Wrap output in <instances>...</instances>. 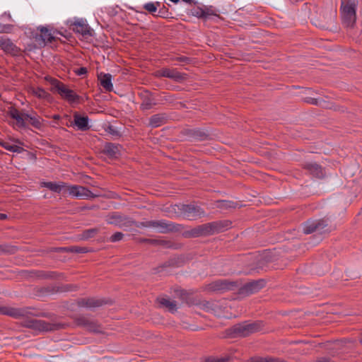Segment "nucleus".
<instances>
[{"label": "nucleus", "mask_w": 362, "mask_h": 362, "mask_svg": "<svg viewBox=\"0 0 362 362\" xmlns=\"http://www.w3.org/2000/svg\"><path fill=\"white\" fill-rule=\"evenodd\" d=\"M356 2L349 0L342 1L341 6V17L346 26H353L356 20Z\"/></svg>", "instance_id": "obj_2"}, {"label": "nucleus", "mask_w": 362, "mask_h": 362, "mask_svg": "<svg viewBox=\"0 0 362 362\" xmlns=\"http://www.w3.org/2000/svg\"><path fill=\"white\" fill-rule=\"evenodd\" d=\"M361 344H362V339L361 340Z\"/></svg>", "instance_id": "obj_43"}, {"label": "nucleus", "mask_w": 362, "mask_h": 362, "mask_svg": "<svg viewBox=\"0 0 362 362\" xmlns=\"http://www.w3.org/2000/svg\"><path fill=\"white\" fill-rule=\"evenodd\" d=\"M72 26L74 32L80 33L83 36L92 35V30L90 27L82 21H76Z\"/></svg>", "instance_id": "obj_11"}, {"label": "nucleus", "mask_w": 362, "mask_h": 362, "mask_svg": "<svg viewBox=\"0 0 362 362\" xmlns=\"http://www.w3.org/2000/svg\"><path fill=\"white\" fill-rule=\"evenodd\" d=\"M62 250H66V251L78 252V253L86 252L85 248L78 247H64V248H62Z\"/></svg>", "instance_id": "obj_24"}, {"label": "nucleus", "mask_w": 362, "mask_h": 362, "mask_svg": "<svg viewBox=\"0 0 362 362\" xmlns=\"http://www.w3.org/2000/svg\"><path fill=\"white\" fill-rule=\"evenodd\" d=\"M23 332H24V335L28 336L27 334H25V333L27 332V331H26V330H25V329H24V330H23Z\"/></svg>", "instance_id": "obj_39"}, {"label": "nucleus", "mask_w": 362, "mask_h": 362, "mask_svg": "<svg viewBox=\"0 0 362 362\" xmlns=\"http://www.w3.org/2000/svg\"><path fill=\"white\" fill-rule=\"evenodd\" d=\"M325 225L324 224L323 221H319L317 222L316 221H308L304 227H303V232L305 234H310L315 230H320V229H322Z\"/></svg>", "instance_id": "obj_12"}, {"label": "nucleus", "mask_w": 362, "mask_h": 362, "mask_svg": "<svg viewBox=\"0 0 362 362\" xmlns=\"http://www.w3.org/2000/svg\"><path fill=\"white\" fill-rule=\"evenodd\" d=\"M251 362H284L278 358L272 357H254L251 358Z\"/></svg>", "instance_id": "obj_22"}, {"label": "nucleus", "mask_w": 362, "mask_h": 362, "mask_svg": "<svg viewBox=\"0 0 362 362\" xmlns=\"http://www.w3.org/2000/svg\"><path fill=\"white\" fill-rule=\"evenodd\" d=\"M28 273V271H24V273H23L24 277L27 275Z\"/></svg>", "instance_id": "obj_37"}, {"label": "nucleus", "mask_w": 362, "mask_h": 362, "mask_svg": "<svg viewBox=\"0 0 362 362\" xmlns=\"http://www.w3.org/2000/svg\"><path fill=\"white\" fill-rule=\"evenodd\" d=\"M183 1L186 2V3H189V4H191L193 2L194 0H182Z\"/></svg>", "instance_id": "obj_35"}, {"label": "nucleus", "mask_w": 362, "mask_h": 362, "mask_svg": "<svg viewBox=\"0 0 362 362\" xmlns=\"http://www.w3.org/2000/svg\"><path fill=\"white\" fill-rule=\"evenodd\" d=\"M158 4L154 3H148L144 5V8L148 11V12L153 13L156 11L157 10V5Z\"/></svg>", "instance_id": "obj_25"}, {"label": "nucleus", "mask_w": 362, "mask_h": 362, "mask_svg": "<svg viewBox=\"0 0 362 362\" xmlns=\"http://www.w3.org/2000/svg\"><path fill=\"white\" fill-rule=\"evenodd\" d=\"M154 76L158 78L166 77L176 82H182L187 78V75L179 72L176 69L163 67L154 72Z\"/></svg>", "instance_id": "obj_4"}, {"label": "nucleus", "mask_w": 362, "mask_h": 362, "mask_svg": "<svg viewBox=\"0 0 362 362\" xmlns=\"http://www.w3.org/2000/svg\"><path fill=\"white\" fill-rule=\"evenodd\" d=\"M0 144L8 151L17 153H21L22 148L16 143L11 141H2L0 142Z\"/></svg>", "instance_id": "obj_18"}, {"label": "nucleus", "mask_w": 362, "mask_h": 362, "mask_svg": "<svg viewBox=\"0 0 362 362\" xmlns=\"http://www.w3.org/2000/svg\"><path fill=\"white\" fill-rule=\"evenodd\" d=\"M95 231H96L95 230H91L89 232H90V233H95Z\"/></svg>", "instance_id": "obj_38"}, {"label": "nucleus", "mask_w": 362, "mask_h": 362, "mask_svg": "<svg viewBox=\"0 0 362 362\" xmlns=\"http://www.w3.org/2000/svg\"><path fill=\"white\" fill-rule=\"evenodd\" d=\"M165 223L163 222H161V221H151L149 223V226H152L153 227H158V226H161L163 227Z\"/></svg>", "instance_id": "obj_27"}, {"label": "nucleus", "mask_w": 362, "mask_h": 362, "mask_svg": "<svg viewBox=\"0 0 362 362\" xmlns=\"http://www.w3.org/2000/svg\"><path fill=\"white\" fill-rule=\"evenodd\" d=\"M306 169L313 175L320 177L322 175V168L316 163H309L306 165Z\"/></svg>", "instance_id": "obj_19"}, {"label": "nucleus", "mask_w": 362, "mask_h": 362, "mask_svg": "<svg viewBox=\"0 0 362 362\" xmlns=\"http://www.w3.org/2000/svg\"><path fill=\"white\" fill-rule=\"evenodd\" d=\"M25 115H24V117H23V119H24V120L25 119ZM26 116H28V115H26Z\"/></svg>", "instance_id": "obj_41"}, {"label": "nucleus", "mask_w": 362, "mask_h": 362, "mask_svg": "<svg viewBox=\"0 0 362 362\" xmlns=\"http://www.w3.org/2000/svg\"><path fill=\"white\" fill-rule=\"evenodd\" d=\"M334 111H341V110H338V109H334Z\"/></svg>", "instance_id": "obj_40"}, {"label": "nucleus", "mask_w": 362, "mask_h": 362, "mask_svg": "<svg viewBox=\"0 0 362 362\" xmlns=\"http://www.w3.org/2000/svg\"><path fill=\"white\" fill-rule=\"evenodd\" d=\"M265 285L264 280L252 281L245 284L243 288V292L247 294L253 293L259 291Z\"/></svg>", "instance_id": "obj_9"}, {"label": "nucleus", "mask_w": 362, "mask_h": 362, "mask_svg": "<svg viewBox=\"0 0 362 362\" xmlns=\"http://www.w3.org/2000/svg\"><path fill=\"white\" fill-rule=\"evenodd\" d=\"M181 210L183 215L188 219H196L204 214L199 206L193 204L183 205Z\"/></svg>", "instance_id": "obj_7"}, {"label": "nucleus", "mask_w": 362, "mask_h": 362, "mask_svg": "<svg viewBox=\"0 0 362 362\" xmlns=\"http://www.w3.org/2000/svg\"><path fill=\"white\" fill-rule=\"evenodd\" d=\"M30 92L40 99L45 100L47 102H49L52 100L51 95L47 92H46L45 90H43L42 88H33L30 90Z\"/></svg>", "instance_id": "obj_16"}, {"label": "nucleus", "mask_w": 362, "mask_h": 362, "mask_svg": "<svg viewBox=\"0 0 362 362\" xmlns=\"http://www.w3.org/2000/svg\"><path fill=\"white\" fill-rule=\"evenodd\" d=\"M305 102L310 103V104L318 105V100L316 98H307L305 99Z\"/></svg>", "instance_id": "obj_28"}, {"label": "nucleus", "mask_w": 362, "mask_h": 362, "mask_svg": "<svg viewBox=\"0 0 362 362\" xmlns=\"http://www.w3.org/2000/svg\"><path fill=\"white\" fill-rule=\"evenodd\" d=\"M160 115H154L150 119V124L152 127H157L163 124V119L160 117Z\"/></svg>", "instance_id": "obj_23"}, {"label": "nucleus", "mask_w": 362, "mask_h": 362, "mask_svg": "<svg viewBox=\"0 0 362 362\" xmlns=\"http://www.w3.org/2000/svg\"><path fill=\"white\" fill-rule=\"evenodd\" d=\"M0 47L5 52L16 55L18 50L15 45L8 39L0 40Z\"/></svg>", "instance_id": "obj_14"}, {"label": "nucleus", "mask_w": 362, "mask_h": 362, "mask_svg": "<svg viewBox=\"0 0 362 362\" xmlns=\"http://www.w3.org/2000/svg\"><path fill=\"white\" fill-rule=\"evenodd\" d=\"M259 322L247 323L244 322L234 326L233 332L240 337H246L260 329Z\"/></svg>", "instance_id": "obj_5"}, {"label": "nucleus", "mask_w": 362, "mask_h": 362, "mask_svg": "<svg viewBox=\"0 0 362 362\" xmlns=\"http://www.w3.org/2000/svg\"><path fill=\"white\" fill-rule=\"evenodd\" d=\"M104 151L110 156H116L118 153V147L112 144H107Z\"/></svg>", "instance_id": "obj_21"}, {"label": "nucleus", "mask_w": 362, "mask_h": 362, "mask_svg": "<svg viewBox=\"0 0 362 362\" xmlns=\"http://www.w3.org/2000/svg\"><path fill=\"white\" fill-rule=\"evenodd\" d=\"M148 105L142 104V106H147Z\"/></svg>", "instance_id": "obj_42"}, {"label": "nucleus", "mask_w": 362, "mask_h": 362, "mask_svg": "<svg viewBox=\"0 0 362 362\" xmlns=\"http://www.w3.org/2000/svg\"><path fill=\"white\" fill-rule=\"evenodd\" d=\"M60 118L59 115H54V119H59Z\"/></svg>", "instance_id": "obj_36"}, {"label": "nucleus", "mask_w": 362, "mask_h": 362, "mask_svg": "<svg viewBox=\"0 0 362 362\" xmlns=\"http://www.w3.org/2000/svg\"><path fill=\"white\" fill-rule=\"evenodd\" d=\"M109 129H110L109 132L110 134H116V132L114 131L112 127H109Z\"/></svg>", "instance_id": "obj_31"}, {"label": "nucleus", "mask_w": 362, "mask_h": 362, "mask_svg": "<svg viewBox=\"0 0 362 362\" xmlns=\"http://www.w3.org/2000/svg\"><path fill=\"white\" fill-rule=\"evenodd\" d=\"M40 35L39 37H36V40L38 42L39 46H44L47 43L52 44L58 40L56 36L57 34H61L59 32L53 31L48 29L46 27H41L40 28Z\"/></svg>", "instance_id": "obj_6"}, {"label": "nucleus", "mask_w": 362, "mask_h": 362, "mask_svg": "<svg viewBox=\"0 0 362 362\" xmlns=\"http://www.w3.org/2000/svg\"><path fill=\"white\" fill-rule=\"evenodd\" d=\"M111 77V75L109 74H100L98 76L101 86L107 91H110L112 90Z\"/></svg>", "instance_id": "obj_15"}, {"label": "nucleus", "mask_w": 362, "mask_h": 362, "mask_svg": "<svg viewBox=\"0 0 362 362\" xmlns=\"http://www.w3.org/2000/svg\"><path fill=\"white\" fill-rule=\"evenodd\" d=\"M80 306L86 308H95L102 305V302L94 298L82 299L78 302Z\"/></svg>", "instance_id": "obj_17"}, {"label": "nucleus", "mask_w": 362, "mask_h": 362, "mask_svg": "<svg viewBox=\"0 0 362 362\" xmlns=\"http://www.w3.org/2000/svg\"><path fill=\"white\" fill-rule=\"evenodd\" d=\"M160 305L168 308L170 311H174L177 309V305L175 301L170 300V299L161 298L159 299Z\"/></svg>", "instance_id": "obj_20"}, {"label": "nucleus", "mask_w": 362, "mask_h": 362, "mask_svg": "<svg viewBox=\"0 0 362 362\" xmlns=\"http://www.w3.org/2000/svg\"><path fill=\"white\" fill-rule=\"evenodd\" d=\"M8 314L11 315H13V316H16L17 315L16 314V313L14 312V310H11L10 311L9 313H8Z\"/></svg>", "instance_id": "obj_33"}, {"label": "nucleus", "mask_w": 362, "mask_h": 362, "mask_svg": "<svg viewBox=\"0 0 362 362\" xmlns=\"http://www.w3.org/2000/svg\"><path fill=\"white\" fill-rule=\"evenodd\" d=\"M6 218V215L4 214H0V219H4Z\"/></svg>", "instance_id": "obj_32"}, {"label": "nucleus", "mask_w": 362, "mask_h": 362, "mask_svg": "<svg viewBox=\"0 0 362 362\" xmlns=\"http://www.w3.org/2000/svg\"><path fill=\"white\" fill-rule=\"evenodd\" d=\"M123 234L120 232H117L115 233H114L111 237H110V241L111 242H117V241H119L120 240L122 239L123 238Z\"/></svg>", "instance_id": "obj_26"}, {"label": "nucleus", "mask_w": 362, "mask_h": 362, "mask_svg": "<svg viewBox=\"0 0 362 362\" xmlns=\"http://www.w3.org/2000/svg\"><path fill=\"white\" fill-rule=\"evenodd\" d=\"M24 328L34 329L40 332L48 331L50 329L49 325L43 321L33 320L30 321L24 320Z\"/></svg>", "instance_id": "obj_8"}, {"label": "nucleus", "mask_w": 362, "mask_h": 362, "mask_svg": "<svg viewBox=\"0 0 362 362\" xmlns=\"http://www.w3.org/2000/svg\"><path fill=\"white\" fill-rule=\"evenodd\" d=\"M65 193L68 195L80 199H88L94 198L96 195L85 187L80 185H67Z\"/></svg>", "instance_id": "obj_3"}, {"label": "nucleus", "mask_w": 362, "mask_h": 362, "mask_svg": "<svg viewBox=\"0 0 362 362\" xmlns=\"http://www.w3.org/2000/svg\"><path fill=\"white\" fill-rule=\"evenodd\" d=\"M45 80L50 86V90L57 93L60 97L71 104L78 103L81 97L67 85L50 76H46Z\"/></svg>", "instance_id": "obj_1"}, {"label": "nucleus", "mask_w": 362, "mask_h": 362, "mask_svg": "<svg viewBox=\"0 0 362 362\" xmlns=\"http://www.w3.org/2000/svg\"><path fill=\"white\" fill-rule=\"evenodd\" d=\"M74 124L81 131L89 129L88 118L87 116H81V115H74Z\"/></svg>", "instance_id": "obj_13"}, {"label": "nucleus", "mask_w": 362, "mask_h": 362, "mask_svg": "<svg viewBox=\"0 0 362 362\" xmlns=\"http://www.w3.org/2000/svg\"><path fill=\"white\" fill-rule=\"evenodd\" d=\"M186 59H187L185 58V57H179V58H177V60L180 61V62H185V61H186Z\"/></svg>", "instance_id": "obj_34"}, {"label": "nucleus", "mask_w": 362, "mask_h": 362, "mask_svg": "<svg viewBox=\"0 0 362 362\" xmlns=\"http://www.w3.org/2000/svg\"><path fill=\"white\" fill-rule=\"evenodd\" d=\"M86 72H87L86 69L83 67V68H81V69L78 70V74H79V75L85 74H86Z\"/></svg>", "instance_id": "obj_29"}, {"label": "nucleus", "mask_w": 362, "mask_h": 362, "mask_svg": "<svg viewBox=\"0 0 362 362\" xmlns=\"http://www.w3.org/2000/svg\"><path fill=\"white\" fill-rule=\"evenodd\" d=\"M41 186L49 189L54 192H64L66 187V184L63 182H43L41 183Z\"/></svg>", "instance_id": "obj_10"}, {"label": "nucleus", "mask_w": 362, "mask_h": 362, "mask_svg": "<svg viewBox=\"0 0 362 362\" xmlns=\"http://www.w3.org/2000/svg\"><path fill=\"white\" fill-rule=\"evenodd\" d=\"M21 115H20V114L13 115V118H15L17 120V122L19 123V125H21V122L18 121V119H21Z\"/></svg>", "instance_id": "obj_30"}]
</instances>
